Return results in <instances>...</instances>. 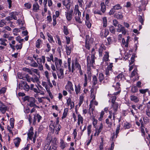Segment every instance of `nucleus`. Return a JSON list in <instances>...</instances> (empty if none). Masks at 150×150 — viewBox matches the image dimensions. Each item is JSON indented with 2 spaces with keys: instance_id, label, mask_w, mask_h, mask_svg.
<instances>
[{
  "instance_id": "28",
  "label": "nucleus",
  "mask_w": 150,
  "mask_h": 150,
  "mask_svg": "<svg viewBox=\"0 0 150 150\" xmlns=\"http://www.w3.org/2000/svg\"><path fill=\"white\" fill-rule=\"evenodd\" d=\"M42 41L40 39H38L36 42V47L37 48H40V45L42 43Z\"/></svg>"
},
{
  "instance_id": "54",
  "label": "nucleus",
  "mask_w": 150,
  "mask_h": 150,
  "mask_svg": "<svg viewBox=\"0 0 150 150\" xmlns=\"http://www.w3.org/2000/svg\"><path fill=\"white\" fill-rule=\"evenodd\" d=\"M75 20L80 23H81L82 22L81 21L80 17H75Z\"/></svg>"
},
{
  "instance_id": "51",
  "label": "nucleus",
  "mask_w": 150,
  "mask_h": 150,
  "mask_svg": "<svg viewBox=\"0 0 150 150\" xmlns=\"http://www.w3.org/2000/svg\"><path fill=\"white\" fill-rule=\"evenodd\" d=\"M113 25L114 26L116 27L117 26L118 27V24H119L118 23V21L116 19H114L113 21Z\"/></svg>"
},
{
  "instance_id": "48",
  "label": "nucleus",
  "mask_w": 150,
  "mask_h": 150,
  "mask_svg": "<svg viewBox=\"0 0 150 150\" xmlns=\"http://www.w3.org/2000/svg\"><path fill=\"white\" fill-rule=\"evenodd\" d=\"M85 23L86 25L88 28H90L91 27V25L90 22L89 20L86 21Z\"/></svg>"
},
{
  "instance_id": "37",
  "label": "nucleus",
  "mask_w": 150,
  "mask_h": 150,
  "mask_svg": "<svg viewBox=\"0 0 150 150\" xmlns=\"http://www.w3.org/2000/svg\"><path fill=\"white\" fill-rule=\"evenodd\" d=\"M83 99L84 96H80L79 98V106H80L83 103Z\"/></svg>"
},
{
  "instance_id": "7",
  "label": "nucleus",
  "mask_w": 150,
  "mask_h": 150,
  "mask_svg": "<svg viewBox=\"0 0 150 150\" xmlns=\"http://www.w3.org/2000/svg\"><path fill=\"white\" fill-rule=\"evenodd\" d=\"M36 100L35 98L33 97H31L29 100L28 105L31 107H34L37 106V105L35 104L36 102Z\"/></svg>"
},
{
  "instance_id": "62",
  "label": "nucleus",
  "mask_w": 150,
  "mask_h": 150,
  "mask_svg": "<svg viewBox=\"0 0 150 150\" xmlns=\"http://www.w3.org/2000/svg\"><path fill=\"white\" fill-rule=\"evenodd\" d=\"M48 150H57L56 147L54 146H50Z\"/></svg>"
},
{
  "instance_id": "23",
  "label": "nucleus",
  "mask_w": 150,
  "mask_h": 150,
  "mask_svg": "<svg viewBox=\"0 0 150 150\" xmlns=\"http://www.w3.org/2000/svg\"><path fill=\"white\" fill-rule=\"evenodd\" d=\"M93 86H95L98 83V80L96 76H94L93 77Z\"/></svg>"
},
{
  "instance_id": "4",
  "label": "nucleus",
  "mask_w": 150,
  "mask_h": 150,
  "mask_svg": "<svg viewBox=\"0 0 150 150\" xmlns=\"http://www.w3.org/2000/svg\"><path fill=\"white\" fill-rule=\"evenodd\" d=\"M85 45L86 48L90 50V46L93 42V38H86Z\"/></svg>"
},
{
  "instance_id": "31",
  "label": "nucleus",
  "mask_w": 150,
  "mask_h": 150,
  "mask_svg": "<svg viewBox=\"0 0 150 150\" xmlns=\"http://www.w3.org/2000/svg\"><path fill=\"white\" fill-rule=\"evenodd\" d=\"M68 109L67 108H65L64 110V112L63 114V115L62 117V118L64 119L67 116Z\"/></svg>"
},
{
  "instance_id": "34",
  "label": "nucleus",
  "mask_w": 150,
  "mask_h": 150,
  "mask_svg": "<svg viewBox=\"0 0 150 150\" xmlns=\"http://www.w3.org/2000/svg\"><path fill=\"white\" fill-rule=\"evenodd\" d=\"M124 77V75L122 73H120L115 78V80H117V79H118L119 80V79L121 80Z\"/></svg>"
},
{
  "instance_id": "32",
  "label": "nucleus",
  "mask_w": 150,
  "mask_h": 150,
  "mask_svg": "<svg viewBox=\"0 0 150 150\" xmlns=\"http://www.w3.org/2000/svg\"><path fill=\"white\" fill-rule=\"evenodd\" d=\"M99 81L101 82L104 79L103 74L102 73H100L99 74Z\"/></svg>"
},
{
  "instance_id": "14",
  "label": "nucleus",
  "mask_w": 150,
  "mask_h": 150,
  "mask_svg": "<svg viewBox=\"0 0 150 150\" xmlns=\"http://www.w3.org/2000/svg\"><path fill=\"white\" fill-rule=\"evenodd\" d=\"M130 100L131 101H133L136 103L139 101V99L138 98L134 95H132L130 96Z\"/></svg>"
},
{
  "instance_id": "5",
  "label": "nucleus",
  "mask_w": 150,
  "mask_h": 150,
  "mask_svg": "<svg viewBox=\"0 0 150 150\" xmlns=\"http://www.w3.org/2000/svg\"><path fill=\"white\" fill-rule=\"evenodd\" d=\"M73 12V10L71 9V10H68L67 12H65L66 18L67 19L68 21H70L71 20Z\"/></svg>"
},
{
  "instance_id": "36",
  "label": "nucleus",
  "mask_w": 150,
  "mask_h": 150,
  "mask_svg": "<svg viewBox=\"0 0 150 150\" xmlns=\"http://www.w3.org/2000/svg\"><path fill=\"white\" fill-rule=\"evenodd\" d=\"M109 58V54L108 52H105V54L104 55L103 57V59L105 61H107L108 60Z\"/></svg>"
},
{
  "instance_id": "56",
  "label": "nucleus",
  "mask_w": 150,
  "mask_h": 150,
  "mask_svg": "<svg viewBox=\"0 0 150 150\" xmlns=\"http://www.w3.org/2000/svg\"><path fill=\"white\" fill-rule=\"evenodd\" d=\"M131 126V125L129 123H127L126 124H125L124 127L125 129H128L130 128Z\"/></svg>"
},
{
  "instance_id": "24",
  "label": "nucleus",
  "mask_w": 150,
  "mask_h": 150,
  "mask_svg": "<svg viewBox=\"0 0 150 150\" xmlns=\"http://www.w3.org/2000/svg\"><path fill=\"white\" fill-rule=\"evenodd\" d=\"M112 107L113 108L115 112H116L118 109V104L117 103H112Z\"/></svg>"
},
{
  "instance_id": "21",
  "label": "nucleus",
  "mask_w": 150,
  "mask_h": 150,
  "mask_svg": "<svg viewBox=\"0 0 150 150\" xmlns=\"http://www.w3.org/2000/svg\"><path fill=\"white\" fill-rule=\"evenodd\" d=\"M75 91L76 94L77 95L80 93L81 91V86L80 84H78L77 86L75 85Z\"/></svg>"
},
{
  "instance_id": "16",
  "label": "nucleus",
  "mask_w": 150,
  "mask_h": 150,
  "mask_svg": "<svg viewBox=\"0 0 150 150\" xmlns=\"http://www.w3.org/2000/svg\"><path fill=\"white\" fill-rule=\"evenodd\" d=\"M57 70H59L58 66H61L62 64V61L61 59H59V60L54 62Z\"/></svg>"
},
{
  "instance_id": "46",
  "label": "nucleus",
  "mask_w": 150,
  "mask_h": 150,
  "mask_svg": "<svg viewBox=\"0 0 150 150\" xmlns=\"http://www.w3.org/2000/svg\"><path fill=\"white\" fill-rule=\"evenodd\" d=\"M102 128H103V125H102V123H101L100 124L99 127V129H98V132L97 133V135H99V133L101 132Z\"/></svg>"
},
{
  "instance_id": "47",
  "label": "nucleus",
  "mask_w": 150,
  "mask_h": 150,
  "mask_svg": "<svg viewBox=\"0 0 150 150\" xmlns=\"http://www.w3.org/2000/svg\"><path fill=\"white\" fill-rule=\"evenodd\" d=\"M121 8L120 5L118 4L117 5L114 6L113 7V8L114 10H118Z\"/></svg>"
},
{
  "instance_id": "26",
  "label": "nucleus",
  "mask_w": 150,
  "mask_h": 150,
  "mask_svg": "<svg viewBox=\"0 0 150 150\" xmlns=\"http://www.w3.org/2000/svg\"><path fill=\"white\" fill-rule=\"evenodd\" d=\"M66 50L67 53L68 55H69L71 53L72 50L71 47L66 46Z\"/></svg>"
},
{
  "instance_id": "19",
  "label": "nucleus",
  "mask_w": 150,
  "mask_h": 150,
  "mask_svg": "<svg viewBox=\"0 0 150 150\" xmlns=\"http://www.w3.org/2000/svg\"><path fill=\"white\" fill-rule=\"evenodd\" d=\"M41 118V116L38 114H37L36 115H35L34 117V122H35L37 120L38 122H39Z\"/></svg>"
},
{
  "instance_id": "55",
  "label": "nucleus",
  "mask_w": 150,
  "mask_h": 150,
  "mask_svg": "<svg viewBox=\"0 0 150 150\" xmlns=\"http://www.w3.org/2000/svg\"><path fill=\"white\" fill-rule=\"evenodd\" d=\"M52 18L53 19V25L54 26L56 25V24L57 23L56 21V16H55V15H53V16Z\"/></svg>"
},
{
  "instance_id": "15",
  "label": "nucleus",
  "mask_w": 150,
  "mask_h": 150,
  "mask_svg": "<svg viewBox=\"0 0 150 150\" xmlns=\"http://www.w3.org/2000/svg\"><path fill=\"white\" fill-rule=\"evenodd\" d=\"M114 16L115 17L119 19L122 18L123 17L122 13L120 12L115 13L114 15Z\"/></svg>"
},
{
  "instance_id": "38",
  "label": "nucleus",
  "mask_w": 150,
  "mask_h": 150,
  "mask_svg": "<svg viewBox=\"0 0 150 150\" xmlns=\"http://www.w3.org/2000/svg\"><path fill=\"white\" fill-rule=\"evenodd\" d=\"M120 124L118 125L117 127L116 131V138L117 137L118 134L119 133V130L120 129Z\"/></svg>"
},
{
  "instance_id": "22",
  "label": "nucleus",
  "mask_w": 150,
  "mask_h": 150,
  "mask_svg": "<svg viewBox=\"0 0 150 150\" xmlns=\"http://www.w3.org/2000/svg\"><path fill=\"white\" fill-rule=\"evenodd\" d=\"M63 30L64 34L66 35H68L69 33V31L67 27L66 26H64Z\"/></svg>"
},
{
  "instance_id": "50",
  "label": "nucleus",
  "mask_w": 150,
  "mask_h": 150,
  "mask_svg": "<svg viewBox=\"0 0 150 150\" xmlns=\"http://www.w3.org/2000/svg\"><path fill=\"white\" fill-rule=\"evenodd\" d=\"M109 30L112 33H114L115 32V28L113 26H111L109 28Z\"/></svg>"
},
{
  "instance_id": "10",
  "label": "nucleus",
  "mask_w": 150,
  "mask_h": 150,
  "mask_svg": "<svg viewBox=\"0 0 150 150\" xmlns=\"http://www.w3.org/2000/svg\"><path fill=\"white\" fill-rule=\"evenodd\" d=\"M57 73L58 77L59 78L62 79L63 78L64 70L62 68L60 69L59 71L57 72Z\"/></svg>"
},
{
  "instance_id": "39",
  "label": "nucleus",
  "mask_w": 150,
  "mask_h": 150,
  "mask_svg": "<svg viewBox=\"0 0 150 150\" xmlns=\"http://www.w3.org/2000/svg\"><path fill=\"white\" fill-rule=\"evenodd\" d=\"M10 125L11 127L13 128L14 126V119L13 118H11L10 119Z\"/></svg>"
},
{
  "instance_id": "12",
  "label": "nucleus",
  "mask_w": 150,
  "mask_h": 150,
  "mask_svg": "<svg viewBox=\"0 0 150 150\" xmlns=\"http://www.w3.org/2000/svg\"><path fill=\"white\" fill-rule=\"evenodd\" d=\"M21 141V139L19 137L16 138L14 139V143L16 147H17L19 146Z\"/></svg>"
},
{
  "instance_id": "42",
  "label": "nucleus",
  "mask_w": 150,
  "mask_h": 150,
  "mask_svg": "<svg viewBox=\"0 0 150 150\" xmlns=\"http://www.w3.org/2000/svg\"><path fill=\"white\" fill-rule=\"evenodd\" d=\"M137 74V69H135L132 72L131 74V76L132 77H133Z\"/></svg>"
},
{
  "instance_id": "52",
  "label": "nucleus",
  "mask_w": 150,
  "mask_h": 150,
  "mask_svg": "<svg viewBox=\"0 0 150 150\" xmlns=\"http://www.w3.org/2000/svg\"><path fill=\"white\" fill-rule=\"evenodd\" d=\"M91 125H89L87 127L88 130V136H89L91 132Z\"/></svg>"
},
{
  "instance_id": "13",
  "label": "nucleus",
  "mask_w": 150,
  "mask_h": 150,
  "mask_svg": "<svg viewBox=\"0 0 150 150\" xmlns=\"http://www.w3.org/2000/svg\"><path fill=\"white\" fill-rule=\"evenodd\" d=\"M34 133L33 132V128L31 127L30 129L29 133L28 134V135L29 139H32V136H33Z\"/></svg>"
},
{
  "instance_id": "18",
  "label": "nucleus",
  "mask_w": 150,
  "mask_h": 150,
  "mask_svg": "<svg viewBox=\"0 0 150 150\" xmlns=\"http://www.w3.org/2000/svg\"><path fill=\"white\" fill-rule=\"evenodd\" d=\"M129 38H127V39L125 40L124 38H122V42L123 45H125V47H127L128 46V42Z\"/></svg>"
},
{
  "instance_id": "6",
  "label": "nucleus",
  "mask_w": 150,
  "mask_h": 150,
  "mask_svg": "<svg viewBox=\"0 0 150 150\" xmlns=\"http://www.w3.org/2000/svg\"><path fill=\"white\" fill-rule=\"evenodd\" d=\"M52 139V137L51 136H47V141L48 143H47V144L45 145L44 150H48L50 147L49 145Z\"/></svg>"
},
{
  "instance_id": "2",
  "label": "nucleus",
  "mask_w": 150,
  "mask_h": 150,
  "mask_svg": "<svg viewBox=\"0 0 150 150\" xmlns=\"http://www.w3.org/2000/svg\"><path fill=\"white\" fill-rule=\"evenodd\" d=\"M18 87L20 89H23L26 91H28L30 89L29 86L25 81H22L21 83L19 84Z\"/></svg>"
},
{
  "instance_id": "9",
  "label": "nucleus",
  "mask_w": 150,
  "mask_h": 150,
  "mask_svg": "<svg viewBox=\"0 0 150 150\" xmlns=\"http://www.w3.org/2000/svg\"><path fill=\"white\" fill-rule=\"evenodd\" d=\"M66 88L68 91H69L70 90L74 91V89L73 87V84L70 81L68 82L66 86Z\"/></svg>"
},
{
  "instance_id": "29",
  "label": "nucleus",
  "mask_w": 150,
  "mask_h": 150,
  "mask_svg": "<svg viewBox=\"0 0 150 150\" xmlns=\"http://www.w3.org/2000/svg\"><path fill=\"white\" fill-rule=\"evenodd\" d=\"M32 81L33 82H37L39 81L38 77L36 75H34L32 77Z\"/></svg>"
},
{
  "instance_id": "27",
  "label": "nucleus",
  "mask_w": 150,
  "mask_h": 150,
  "mask_svg": "<svg viewBox=\"0 0 150 150\" xmlns=\"http://www.w3.org/2000/svg\"><path fill=\"white\" fill-rule=\"evenodd\" d=\"M67 144H65L63 140H61L60 147L62 149H63L66 147Z\"/></svg>"
},
{
  "instance_id": "1",
  "label": "nucleus",
  "mask_w": 150,
  "mask_h": 150,
  "mask_svg": "<svg viewBox=\"0 0 150 150\" xmlns=\"http://www.w3.org/2000/svg\"><path fill=\"white\" fill-rule=\"evenodd\" d=\"M95 49L93 48L92 49V55L91 57L89 56H87V64L88 66H93V64L95 62L94 60V52Z\"/></svg>"
},
{
  "instance_id": "49",
  "label": "nucleus",
  "mask_w": 150,
  "mask_h": 150,
  "mask_svg": "<svg viewBox=\"0 0 150 150\" xmlns=\"http://www.w3.org/2000/svg\"><path fill=\"white\" fill-rule=\"evenodd\" d=\"M74 64L75 67L76 68H78V69H79V68L81 67L80 65L76 60Z\"/></svg>"
},
{
  "instance_id": "64",
  "label": "nucleus",
  "mask_w": 150,
  "mask_h": 150,
  "mask_svg": "<svg viewBox=\"0 0 150 150\" xmlns=\"http://www.w3.org/2000/svg\"><path fill=\"white\" fill-rule=\"evenodd\" d=\"M32 62V63L31 65V66L34 67H37L38 66V64L35 61Z\"/></svg>"
},
{
  "instance_id": "60",
  "label": "nucleus",
  "mask_w": 150,
  "mask_h": 150,
  "mask_svg": "<svg viewBox=\"0 0 150 150\" xmlns=\"http://www.w3.org/2000/svg\"><path fill=\"white\" fill-rule=\"evenodd\" d=\"M6 88L4 87H3L0 90V94L4 93L6 91Z\"/></svg>"
},
{
  "instance_id": "30",
  "label": "nucleus",
  "mask_w": 150,
  "mask_h": 150,
  "mask_svg": "<svg viewBox=\"0 0 150 150\" xmlns=\"http://www.w3.org/2000/svg\"><path fill=\"white\" fill-rule=\"evenodd\" d=\"M138 19L139 21L141 23L142 25H143V22L144 20V16L139 15L138 16Z\"/></svg>"
},
{
  "instance_id": "57",
  "label": "nucleus",
  "mask_w": 150,
  "mask_h": 150,
  "mask_svg": "<svg viewBox=\"0 0 150 150\" xmlns=\"http://www.w3.org/2000/svg\"><path fill=\"white\" fill-rule=\"evenodd\" d=\"M92 4H93V1H89L88 4V5H86V9L87 8H90L91 7V5H92Z\"/></svg>"
},
{
  "instance_id": "59",
  "label": "nucleus",
  "mask_w": 150,
  "mask_h": 150,
  "mask_svg": "<svg viewBox=\"0 0 150 150\" xmlns=\"http://www.w3.org/2000/svg\"><path fill=\"white\" fill-rule=\"evenodd\" d=\"M52 123H51L50 124V128H51L53 130L54 129L55 126L54 124L53 123V121L52 120H51L50 121Z\"/></svg>"
},
{
  "instance_id": "40",
  "label": "nucleus",
  "mask_w": 150,
  "mask_h": 150,
  "mask_svg": "<svg viewBox=\"0 0 150 150\" xmlns=\"http://www.w3.org/2000/svg\"><path fill=\"white\" fill-rule=\"evenodd\" d=\"M78 120L81 122V124H82L83 123V117L81 116L80 114L78 115Z\"/></svg>"
},
{
  "instance_id": "41",
  "label": "nucleus",
  "mask_w": 150,
  "mask_h": 150,
  "mask_svg": "<svg viewBox=\"0 0 150 150\" xmlns=\"http://www.w3.org/2000/svg\"><path fill=\"white\" fill-rule=\"evenodd\" d=\"M103 48L102 46H100V48L99 49V56L100 57H102V52Z\"/></svg>"
},
{
  "instance_id": "44",
  "label": "nucleus",
  "mask_w": 150,
  "mask_h": 150,
  "mask_svg": "<svg viewBox=\"0 0 150 150\" xmlns=\"http://www.w3.org/2000/svg\"><path fill=\"white\" fill-rule=\"evenodd\" d=\"M143 120L145 124H147L149 122V119L148 117H144L143 118Z\"/></svg>"
},
{
  "instance_id": "8",
  "label": "nucleus",
  "mask_w": 150,
  "mask_h": 150,
  "mask_svg": "<svg viewBox=\"0 0 150 150\" xmlns=\"http://www.w3.org/2000/svg\"><path fill=\"white\" fill-rule=\"evenodd\" d=\"M118 28L117 29V31L118 32H122V34L125 35L127 33V31L125 28L121 24H118Z\"/></svg>"
},
{
  "instance_id": "53",
  "label": "nucleus",
  "mask_w": 150,
  "mask_h": 150,
  "mask_svg": "<svg viewBox=\"0 0 150 150\" xmlns=\"http://www.w3.org/2000/svg\"><path fill=\"white\" fill-rule=\"evenodd\" d=\"M24 6L25 7L28 9L30 8L31 7V4L29 3H25L24 4Z\"/></svg>"
},
{
  "instance_id": "45",
  "label": "nucleus",
  "mask_w": 150,
  "mask_h": 150,
  "mask_svg": "<svg viewBox=\"0 0 150 150\" xmlns=\"http://www.w3.org/2000/svg\"><path fill=\"white\" fill-rule=\"evenodd\" d=\"M67 4L65 6V7L68 10H69L70 9V2L69 1V0H68L67 1Z\"/></svg>"
},
{
  "instance_id": "25",
  "label": "nucleus",
  "mask_w": 150,
  "mask_h": 150,
  "mask_svg": "<svg viewBox=\"0 0 150 150\" xmlns=\"http://www.w3.org/2000/svg\"><path fill=\"white\" fill-rule=\"evenodd\" d=\"M101 6V11L104 13L106 10V7L105 6L104 2H102L100 4Z\"/></svg>"
},
{
  "instance_id": "11",
  "label": "nucleus",
  "mask_w": 150,
  "mask_h": 150,
  "mask_svg": "<svg viewBox=\"0 0 150 150\" xmlns=\"http://www.w3.org/2000/svg\"><path fill=\"white\" fill-rule=\"evenodd\" d=\"M7 108V106L3 104L0 107V111L3 114H4Z\"/></svg>"
},
{
  "instance_id": "20",
  "label": "nucleus",
  "mask_w": 150,
  "mask_h": 150,
  "mask_svg": "<svg viewBox=\"0 0 150 150\" xmlns=\"http://www.w3.org/2000/svg\"><path fill=\"white\" fill-rule=\"evenodd\" d=\"M33 10L34 11H37L39 9V6L37 2L33 4Z\"/></svg>"
},
{
  "instance_id": "63",
  "label": "nucleus",
  "mask_w": 150,
  "mask_h": 150,
  "mask_svg": "<svg viewBox=\"0 0 150 150\" xmlns=\"http://www.w3.org/2000/svg\"><path fill=\"white\" fill-rule=\"evenodd\" d=\"M141 82L140 81H138L136 84V86H137V88H141L142 87L141 86Z\"/></svg>"
},
{
  "instance_id": "43",
  "label": "nucleus",
  "mask_w": 150,
  "mask_h": 150,
  "mask_svg": "<svg viewBox=\"0 0 150 150\" xmlns=\"http://www.w3.org/2000/svg\"><path fill=\"white\" fill-rule=\"evenodd\" d=\"M148 90V89H141L139 90L140 93H141L144 94Z\"/></svg>"
},
{
  "instance_id": "35",
  "label": "nucleus",
  "mask_w": 150,
  "mask_h": 150,
  "mask_svg": "<svg viewBox=\"0 0 150 150\" xmlns=\"http://www.w3.org/2000/svg\"><path fill=\"white\" fill-rule=\"evenodd\" d=\"M103 27H105L107 26V19L106 17H104L103 18Z\"/></svg>"
},
{
  "instance_id": "17",
  "label": "nucleus",
  "mask_w": 150,
  "mask_h": 150,
  "mask_svg": "<svg viewBox=\"0 0 150 150\" xmlns=\"http://www.w3.org/2000/svg\"><path fill=\"white\" fill-rule=\"evenodd\" d=\"M61 126L60 125H55L53 129V131L54 132L55 131H56L55 133L57 134H58L60 130Z\"/></svg>"
},
{
  "instance_id": "3",
  "label": "nucleus",
  "mask_w": 150,
  "mask_h": 150,
  "mask_svg": "<svg viewBox=\"0 0 150 150\" xmlns=\"http://www.w3.org/2000/svg\"><path fill=\"white\" fill-rule=\"evenodd\" d=\"M67 63L68 68L69 72L71 71L72 72H73L75 70L74 68V61L72 62L71 63V59L70 58H68L67 59Z\"/></svg>"
},
{
  "instance_id": "58",
  "label": "nucleus",
  "mask_w": 150,
  "mask_h": 150,
  "mask_svg": "<svg viewBox=\"0 0 150 150\" xmlns=\"http://www.w3.org/2000/svg\"><path fill=\"white\" fill-rule=\"evenodd\" d=\"M85 1H81L80 0H78V2L79 4V6L81 7L83 6V4H84Z\"/></svg>"
},
{
  "instance_id": "33",
  "label": "nucleus",
  "mask_w": 150,
  "mask_h": 150,
  "mask_svg": "<svg viewBox=\"0 0 150 150\" xmlns=\"http://www.w3.org/2000/svg\"><path fill=\"white\" fill-rule=\"evenodd\" d=\"M138 91V89L136 86H133L132 87L131 91L133 93L137 92Z\"/></svg>"
},
{
  "instance_id": "61",
  "label": "nucleus",
  "mask_w": 150,
  "mask_h": 150,
  "mask_svg": "<svg viewBox=\"0 0 150 150\" xmlns=\"http://www.w3.org/2000/svg\"><path fill=\"white\" fill-rule=\"evenodd\" d=\"M112 98L111 102L112 103H116L115 101L117 97L115 96H112L111 97Z\"/></svg>"
}]
</instances>
